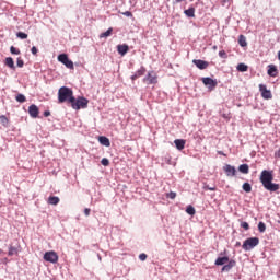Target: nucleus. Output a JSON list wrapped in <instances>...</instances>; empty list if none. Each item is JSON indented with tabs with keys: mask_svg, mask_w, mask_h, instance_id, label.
Segmentation results:
<instances>
[{
	"mask_svg": "<svg viewBox=\"0 0 280 280\" xmlns=\"http://www.w3.org/2000/svg\"><path fill=\"white\" fill-rule=\"evenodd\" d=\"M260 183L267 191H279L280 186L279 184L272 183L275 180V175L272 174V171L264 170L260 173Z\"/></svg>",
	"mask_w": 280,
	"mask_h": 280,
	"instance_id": "obj_1",
	"label": "nucleus"
},
{
	"mask_svg": "<svg viewBox=\"0 0 280 280\" xmlns=\"http://www.w3.org/2000/svg\"><path fill=\"white\" fill-rule=\"evenodd\" d=\"M74 97L75 96H73V90H71V88L61 86L58 91L59 104H65V102L71 104L72 102H74Z\"/></svg>",
	"mask_w": 280,
	"mask_h": 280,
	"instance_id": "obj_2",
	"label": "nucleus"
},
{
	"mask_svg": "<svg viewBox=\"0 0 280 280\" xmlns=\"http://www.w3.org/2000/svg\"><path fill=\"white\" fill-rule=\"evenodd\" d=\"M255 246H259V237H249L247 240L244 241L242 248L243 250H253V248H255Z\"/></svg>",
	"mask_w": 280,
	"mask_h": 280,
	"instance_id": "obj_3",
	"label": "nucleus"
},
{
	"mask_svg": "<svg viewBox=\"0 0 280 280\" xmlns=\"http://www.w3.org/2000/svg\"><path fill=\"white\" fill-rule=\"evenodd\" d=\"M70 104H71V107L73 108V110H80V108L89 107V100H86L84 97H79L78 100H75V96H74V101Z\"/></svg>",
	"mask_w": 280,
	"mask_h": 280,
	"instance_id": "obj_4",
	"label": "nucleus"
},
{
	"mask_svg": "<svg viewBox=\"0 0 280 280\" xmlns=\"http://www.w3.org/2000/svg\"><path fill=\"white\" fill-rule=\"evenodd\" d=\"M144 84H159V75L154 71L148 72L143 79Z\"/></svg>",
	"mask_w": 280,
	"mask_h": 280,
	"instance_id": "obj_5",
	"label": "nucleus"
},
{
	"mask_svg": "<svg viewBox=\"0 0 280 280\" xmlns=\"http://www.w3.org/2000/svg\"><path fill=\"white\" fill-rule=\"evenodd\" d=\"M58 61L61 62V65H65L67 69H74L73 61L69 59V56L67 54L59 55Z\"/></svg>",
	"mask_w": 280,
	"mask_h": 280,
	"instance_id": "obj_6",
	"label": "nucleus"
},
{
	"mask_svg": "<svg viewBox=\"0 0 280 280\" xmlns=\"http://www.w3.org/2000/svg\"><path fill=\"white\" fill-rule=\"evenodd\" d=\"M58 254L54 250H50V252H46L44 254V260L45 261H49L50 264H58Z\"/></svg>",
	"mask_w": 280,
	"mask_h": 280,
	"instance_id": "obj_7",
	"label": "nucleus"
},
{
	"mask_svg": "<svg viewBox=\"0 0 280 280\" xmlns=\"http://www.w3.org/2000/svg\"><path fill=\"white\" fill-rule=\"evenodd\" d=\"M259 91L264 100H272V92L265 84H259Z\"/></svg>",
	"mask_w": 280,
	"mask_h": 280,
	"instance_id": "obj_8",
	"label": "nucleus"
},
{
	"mask_svg": "<svg viewBox=\"0 0 280 280\" xmlns=\"http://www.w3.org/2000/svg\"><path fill=\"white\" fill-rule=\"evenodd\" d=\"M201 82L205 84V86H209V89H215V86H218V81L207 77V78H202Z\"/></svg>",
	"mask_w": 280,
	"mask_h": 280,
	"instance_id": "obj_9",
	"label": "nucleus"
},
{
	"mask_svg": "<svg viewBox=\"0 0 280 280\" xmlns=\"http://www.w3.org/2000/svg\"><path fill=\"white\" fill-rule=\"evenodd\" d=\"M192 62L196 66V68L200 70H205L209 67V62L202 59H194Z\"/></svg>",
	"mask_w": 280,
	"mask_h": 280,
	"instance_id": "obj_10",
	"label": "nucleus"
},
{
	"mask_svg": "<svg viewBox=\"0 0 280 280\" xmlns=\"http://www.w3.org/2000/svg\"><path fill=\"white\" fill-rule=\"evenodd\" d=\"M267 73L270 75V78H277V75H279V70L277 69V66L269 65Z\"/></svg>",
	"mask_w": 280,
	"mask_h": 280,
	"instance_id": "obj_11",
	"label": "nucleus"
},
{
	"mask_svg": "<svg viewBox=\"0 0 280 280\" xmlns=\"http://www.w3.org/2000/svg\"><path fill=\"white\" fill-rule=\"evenodd\" d=\"M236 261L231 259L226 265H224L221 269L222 272H230L236 266Z\"/></svg>",
	"mask_w": 280,
	"mask_h": 280,
	"instance_id": "obj_12",
	"label": "nucleus"
},
{
	"mask_svg": "<svg viewBox=\"0 0 280 280\" xmlns=\"http://www.w3.org/2000/svg\"><path fill=\"white\" fill-rule=\"evenodd\" d=\"M38 113H39L38 106L33 104L28 107V115H31L33 119H36V117H38Z\"/></svg>",
	"mask_w": 280,
	"mask_h": 280,
	"instance_id": "obj_13",
	"label": "nucleus"
},
{
	"mask_svg": "<svg viewBox=\"0 0 280 280\" xmlns=\"http://www.w3.org/2000/svg\"><path fill=\"white\" fill-rule=\"evenodd\" d=\"M117 51L120 56H126L127 51H130V47L127 44L118 45Z\"/></svg>",
	"mask_w": 280,
	"mask_h": 280,
	"instance_id": "obj_14",
	"label": "nucleus"
},
{
	"mask_svg": "<svg viewBox=\"0 0 280 280\" xmlns=\"http://www.w3.org/2000/svg\"><path fill=\"white\" fill-rule=\"evenodd\" d=\"M226 176H235L236 174V170L234 168V166H231L230 164H226L224 167H223Z\"/></svg>",
	"mask_w": 280,
	"mask_h": 280,
	"instance_id": "obj_15",
	"label": "nucleus"
},
{
	"mask_svg": "<svg viewBox=\"0 0 280 280\" xmlns=\"http://www.w3.org/2000/svg\"><path fill=\"white\" fill-rule=\"evenodd\" d=\"M142 75H145V67H141L133 75H131V80L135 82V80L141 78Z\"/></svg>",
	"mask_w": 280,
	"mask_h": 280,
	"instance_id": "obj_16",
	"label": "nucleus"
},
{
	"mask_svg": "<svg viewBox=\"0 0 280 280\" xmlns=\"http://www.w3.org/2000/svg\"><path fill=\"white\" fill-rule=\"evenodd\" d=\"M229 256L218 257L215 259V266H224L225 264H229Z\"/></svg>",
	"mask_w": 280,
	"mask_h": 280,
	"instance_id": "obj_17",
	"label": "nucleus"
},
{
	"mask_svg": "<svg viewBox=\"0 0 280 280\" xmlns=\"http://www.w3.org/2000/svg\"><path fill=\"white\" fill-rule=\"evenodd\" d=\"M98 141L101 145H105V148H110V140L107 137L101 136L98 137Z\"/></svg>",
	"mask_w": 280,
	"mask_h": 280,
	"instance_id": "obj_18",
	"label": "nucleus"
},
{
	"mask_svg": "<svg viewBox=\"0 0 280 280\" xmlns=\"http://www.w3.org/2000/svg\"><path fill=\"white\" fill-rule=\"evenodd\" d=\"M174 143H175V147L177 148V150H185V143H186L185 140H183V139H176V140L174 141Z\"/></svg>",
	"mask_w": 280,
	"mask_h": 280,
	"instance_id": "obj_19",
	"label": "nucleus"
},
{
	"mask_svg": "<svg viewBox=\"0 0 280 280\" xmlns=\"http://www.w3.org/2000/svg\"><path fill=\"white\" fill-rule=\"evenodd\" d=\"M184 14H186V16H188V19H194V16H196V9L189 8L184 11Z\"/></svg>",
	"mask_w": 280,
	"mask_h": 280,
	"instance_id": "obj_20",
	"label": "nucleus"
},
{
	"mask_svg": "<svg viewBox=\"0 0 280 280\" xmlns=\"http://www.w3.org/2000/svg\"><path fill=\"white\" fill-rule=\"evenodd\" d=\"M9 257H12L14 255H19V248H16L13 245L9 246V252H8Z\"/></svg>",
	"mask_w": 280,
	"mask_h": 280,
	"instance_id": "obj_21",
	"label": "nucleus"
},
{
	"mask_svg": "<svg viewBox=\"0 0 280 280\" xmlns=\"http://www.w3.org/2000/svg\"><path fill=\"white\" fill-rule=\"evenodd\" d=\"M59 202H60V198L57 197V196H50V197L48 198V205H54V206H56V205H58Z\"/></svg>",
	"mask_w": 280,
	"mask_h": 280,
	"instance_id": "obj_22",
	"label": "nucleus"
},
{
	"mask_svg": "<svg viewBox=\"0 0 280 280\" xmlns=\"http://www.w3.org/2000/svg\"><path fill=\"white\" fill-rule=\"evenodd\" d=\"M238 172H241V174H248L249 172V166L248 164H242L238 166Z\"/></svg>",
	"mask_w": 280,
	"mask_h": 280,
	"instance_id": "obj_23",
	"label": "nucleus"
},
{
	"mask_svg": "<svg viewBox=\"0 0 280 280\" xmlns=\"http://www.w3.org/2000/svg\"><path fill=\"white\" fill-rule=\"evenodd\" d=\"M238 45L241 47H246L248 45V43H246V37L244 35L238 36Z\"/></svg>",
	"mask_w": 280,
	"mask_h": 280,
	"instance_id": "obj_24",
	"label": "nucleus"
},
{
	"mask_svg": "<svg viewBox=\"0 0 280 280\" xmlns=\"http://www.w3.org/2000/svg\"><path fill=\"white\" fill-rule=\"evenodd\" d=\"M237 71H240L241 73H244L246 71H248V66H246L245 63H238L236 67Z\"/></svg>",
	"mask_w": 280,
	"mask_h": 280,
	"instance_id": "obj_25",
	"label": "nucleus"
},
{
	"mask_svg": "<svg viewBox=\"0 0 280 280\" xmlns=\"http://www.w3.org/2000/svg\"><path fill=\"white\" fill-rule=\"evenodd\" d=\"M5 65L9 67V69H14V59H12V57H8L5 59Z\"/></svg>",
	"mask_w": 280,
	"mask_h": 280,
	"instance_id": "obj_26",
	"label": "nucleus"
},
{
	"mask_svg": "<svg viewBox=\"0 0 280 280\" xmlns=\"http://www.w3.org/2000/svg\"><path fill=\"white\" fill-rule=\"evenodd\" d=\"M113 34V27H109L106 32L100 35V38H108Z\"/></svg>",
	"mask_w": 280,
	"mask_h": 280,
	"instance_id": "obj_27",
	"label": "nucleus"
},
{
	"mask_svg": "<svg viewBox=\"0 0 280 280\" xmlns=\"http://www.w3.org/2000/svg\"><path fill=\"white\" fill-rule=\"evenodd\" d=\"M0 122L2 124V126H4L7 128V126H9V124H10V120L8 119V117H5V115H1Z\"/></svg>",
	"mask_w": 280,
	"mask_h": 280,
	"instance_id": "obj_28",
	"label": "nucleus"
},
{
	"mask_svg": "<svg viewBox=\"0 0 280 280\" xmlns=\"http://www.w3.org/2000/svg\"><path fill=\"white\" fill-rule=\"evenodd\" d=\"M186 213H188V215H196V208H194V206H188L186 208Z\"/></svg>",
	"mask_w": 280,
	"mask_h": 280,
	"instance_id": "obj_29",
	"label": "nucleus"
},
{
	"mask_svg": "<svg viewBox=\"0 0 280 280\" xmlns=\"http://www.w3.org/2000/svg\"><path fill=\"white\" fill-rule=\"evenodd\" d=\"M15 100H16V102H20V104H23L24 102L27 101V98L23 94H18Z\"/></svg>",
	"mask_w": 280,
	"mask_h": 280,
	"instance_id": "obj_30",
	"label": "nucleus"
},
{
	"mask_svg": "<svg viewBox=\"0 0 280 280\" xmlns=\"http://www.w3.org/2000/svg\"><path fill=\"white\" fill-rule=\"evenodd\" d=\"M243 189L246 191V194H250L253 191V187L248 183L243 184Z\"/></svg>",
	"mask_w": 280,
	"mask_h": 280,
	"instance_id": "obj_31",
	"label": "nucleus"
},
{
	"mask_svg": "<svg viewBox=\"0 0 280 280\" xmlns=\"http://www.w3.org/2000/svg\"><path fill=\"white\" fill-rule=\"evenodd\" d=\"M258 231H259V233H266V223L260 221L258 223Z\"/></svg>",
	"mask_w": 280,
	"mask_h": 280,
	"instance_id": "obj_32",
	"label": "nucleus"
},
{
	"mask_svg": "<svg viewBox=\"0 0 280 280\" xmlns=\"http://www.w3.org/2000/svg\"><path fill=\"white\" fill-rule=\"evenodd\" d=\"M10 51L11 54L15 55V56H19L21 54V50H19L16 47L14 46H11L10 47Z\"/></svg>",
	"mask_w": 280,
	"mask_h": 280,
	"instance_id": "obj_33",
	"label": "nucleus"
},
{
	"mask_svg": "<svg viewBox=\"0 0 280 280\" xmlns=\"http://www.w3.org/2000/svg\"><path fill=\"white\" fill-rule=\"evenodd\" d=\"M101 163L104 167H108L110 165V161L107 158H103Z\"/></svg>",
	"mask_w": 280,
	"mask_h": 280,
	"instance_id": "obj_34",
	"label": "nucleus"
},
{
	"mask_svg": "<svg viewBox=\"0 0 280 280\" xmlns=\"http://www.w3.org/2000/svg\"><path fill=\"white\" fill-rule=\"evenodd\" d=\"M16 36H18V38L25 40V38H27V33L19 32V33H16Z\"/></svg>",
	"mask_w": 280,
	"mask_h": 280,
	"instance_id": "obj_35",
	"label": "nucleus"
},
{
	"mask_svg": "<svg viewBox=\"0 0 280 280\" xmlns=\"http://www.w3.org/2000/svg\"><path fill=\"white\" fill-rule=\"evenodd\" d=\"M16 65H18V67L23 68L25 62L23 61V59H21V57H19L18 60H16Z\"/></svg>",
	"mask_w": 280,
	"mask_h": 280,
	"instance_id": "obj_36",
	"label": "nucleus"
},
{
	"mask_svg": "<svg viewBox=\"0 0 280 280\" xmlns=\"http://www.w3.org/2000/svg\"><path fill=\"white\" fill-rule=\"evenodd\" d=\"M242 229H244L245 231H248V229H250V225L248 224V222H242L241 223Z\"/></svg>",
	"mask_w": 280,
	"mask_h": 280,
	"instance_id": "obj_37",
	"label": "nucleus"
},
{
	"mask_svg": "<svg viewBox=\"0 0 280 280\" xmlns=\"http://www.w3.org/2000/svg\"><path fill=\"white\" fill-rule=\"evenodd\" d=\"M219 56H220V58H224V59L229 58L225 50L219 51Z\"/></svg>",
	"mask_w": 280,
	"mask_h": 280,
	"instance_id": "obj_38",
	"label": "nucleus"
},
{
	"mask_svg": "<svg viewBox=\"0 0 280 280\" xmlns=\"http://www.w3.org/2000/svg\"><path fill=\"white\" fill-rule=\"evenodd\" d=\"M148 259V255L147 254H140L139 255V260L140 261H145Z\"/></svg>",
	"mask_w": 280,
	"mask_h": 280,
	"instance_id": "obj_39",
	"label": "nucleus"
},
{
	"mask_svg": "<svg viewBox=\"0 0 280 280\" xmlns=\"http://www.w3.org/2000/svg\"><path fill=\"white\" fill-rule=\"evenodd\" d=\"M167 198H171V200H174V198H176V192L171 191V192L167 195Z\"/></svg>",
	"mask_w": 280,
	"mask_h": 280,
	"instance_id": "obj_40",
	"label": "nucleus"
},
{
	"mask_svg": "<svg viewBox=\"0 0 280 280\" xmlns=\"http://www.w3.org/2000/svg\"><path fill=\"white\" fill-rule=\"evenodd\" d=\"M33 56H36V54H38V48H36V46H33L31 49Z\"/></svg>",
	"mask_w": 280,
	"mask_h": 280,
	"instance_id": "obj_41",
	"label": "nucleus"
},
{
	"mask_svg": "<svg viewBox=\"0 0 280 280\" xmlns=\"http://www.w3.org/2000/svg\"><path fill=\"white\" fill-rule=\"evenodd\" d=\"M122 15H124V16H128V18H132V12H130V11H125V12H122Z\"/></svg>",
	"mask_w": 280,
	"mask_h": 280,
	"instance_id": "obj_42",
	"label": "nucleus"
},
{
	"mask_svg": "<svg viewBox=\"0 0 280 280\" xmlns=\"http://www.w3.org/2000/svg\"><path fill=\"white\" fill-rule=\"evenodd\" d=\"M84 214H85L86 217L91 215V209L85 208V209H84Z\"/></svg>",
	"mask_w": 280,
	"mask_h": 280,
	"instance_id": "obj_43",
	"label": "nucleus"
},
{
	"mask_svg": "<svg viewBox=\"0 0 280 280\" xmlns=\"http://www.w3.org/2000/svg\"><path fill=\"white\" fill-rule=\"evenodd\" d=\"M205 189H208L209 191H215V187L206 186Z\"/></svg>",
	"mask_w": 280,
	"mask_h": 280,
	"instance_id": "obj_44",
	"label": "nucleus"
},
{
	"mask_svg": "<svg viewBox=\"0 0 280 280\" xmlns=\"http://www.w3.org/2000/svg\"><path fill=\"white\" fill-rule=\"evenodd\" d=\"M50 115H51V112L49 110L44 112V117H49Z\"/></svg>",
	"mask_w": 280,
	"mask_h": 280,
	"instance_id": "obj_45",
	"label": "nucleus"
},
{
	"mask_svg": "<svg viewBox=\"0 0 280 280\" xmlns=\"http://www.w3.org/2000/svg\"><path fill=\"white\" fill-rule=\"evenodd\" d=\"M219 154H221L222 156H226V154H224V152L219 151Z\"/></svg>",
	"mask_w": 280,
	"mask_h": 280,
	"instance_id": "obj_46",
	"label": "nucleus"
},
{
	"mask_svg": "<svg viewBox=\"0 0 280 280\" xmlns=\"http://www.w3.org/2000/svg\"><path fill=\"white\" fill-rule=\"evenodd\" d=\"M182 1H185V0H175V3H182Z\"/></svg>",
	"mask_w": 280,
	"mask_h": 280,
	"instance_id": "obj_47",
	"label": "nucleus"
},
{
	"mask_svg": "<svg viewBox=\"0 0 280 280\" xmlns=\"http://www.w3.org/2000/svg\"><path fill=\"white\" fill-rule=\"evenodd\" d=\"M276 156L280 159V150L276 153Z\"/></svg>",
	"mask_w": 280,
	"mask_h": 280,
	"instance_id": "obj_48",
	"label": "nucleus"
},
{
	"mask_svg": "<svg viewBox=\"0 0 280 280\" xmlns=\"http://www.w3.org/2000/svg\"><path fill=\"white\" fill-rule=\"evenodd\" d=\"M278 60L280 61V50L278 51Z\"/></svg>",
	"mask_w": 280,
	"mask_h": 280,
	"instance_id": "obj_49",
	"label": "nucleus"
},
{
	"mask_svg": "<svg viewBox=\"0 0 280 280\" xmlns=\"http://www.w3.org/2000/svg\"><path fill=\"white\" fill-rule=\"evenodd\" d=\"M212 49H214V50L218 49V46H213Z\"/></svg>",
	"mask_w": 280,
	"mask_h": 280,
	"instance_id": "obj_50",
	"label": "nucleus"
},
{
	"mask_svg": "<svg viewBox=\"0 0 280 280\" xmlns=\"http://www.w3.org/2000/svg\"><path fill=\"white\" fill-rule=\"evenodd\" d=\"M0 253H1V249H0Z\"/></svg>",
	"mask_w": 280,
	"mask_h": 280,
	"instance_id": "obj_51",
	"label": "nucleus"
}]
</instances>
